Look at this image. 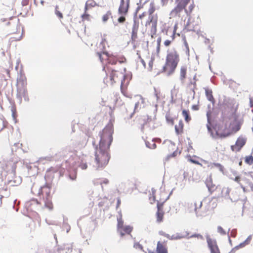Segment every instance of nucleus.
<instances>
[{
	"label": "nucleus",
	"instance_id": "9b49d317",
	"mask_svg": "<svg viewBox=\"0 0 253 253\" xmlns=\"http://www.w3.org/2000/svg\"><path fill=\"white\" fill-rule=\"evenodd\" d=\"M164 236L169 240H179L182 238H189L193 237H196L200 239H203V237L202 235L199 234H194L191 235L190 233L187 231H184L180 234L177 233L176 234H173L172 236H170L169 234H165Z\"/></svg>",
	"mask_w": 253,
	"mask_h": 253
},
{
	"label": "nucleus",
	"instance_id": "f8f14e48",
	"mask_svg": "<svg viewBox=\"0 0 253 253\" xmlns=\"http://www.w3.org/2000/svg\"><path fill=\"white\" fill-rule=\"evenodd\" d=\"M148 253H168L167 241H158L156 250H148Z\"/></svg>",
	"mask_w": 253,
	"mask_h": 253
},
{
	"label": "nucleus",
	"instance_id": "ddd939ff",
	"mask_svg": "<svg viewBox=\"0 0 253 253\" xmlns=\"http://www.w3.org/2000/svg\"><path fill=\"white\" fill-rule=\"evenodd\" d=\"M226 196L229 197L230 199L233 201H237L243 198V195L239 189H236L234 190L230 196L229 194L230 189L228 188L225 189Z\"/></svg>",
	"mask_w": 253,
	"mask_h": 253
},
{
	"label": "nucleus",
	"instance_id": "4c0bfd02",
	"mask_svg": "<svg viewBox=\"0 0 253 253\" xmlns=\"http://www.w3.org/2000/svg\"><path fill=\"white\" fill-rule=\"evenodd\" d=\"M178 92V90L176 89H173V90H171V98L172 101H175Z\"/></svg>",
	"mask_w": 253,
	"mask_h": 253
},
{
	"label": "nucleus",
	"instance_id": "6ab92c4d",
	"mask_svg": "<svg viewBox=\"0 0 253 253\" xmlns=\"http://www.w3.org/2000/svg\"><path fill=\"white\" fill-rule=\"evenodd\" d=\"M44 191H45L46 195L44 206L49 210H52L53 206L50 197V189L47 187H43L42 190V192L43 193Z\"/></svg>",
	"mask_w": 253,
	"mask_h": 253
},
{
	"label": "nucleus",
	"instance_id": "473e14b6",
	"mask_svg": "<svg viewBox=\"0 0 253 253\" xmlns=\"http://www.w3.org/2000/svg\"><path fill=\"white\" fill-rule=\"evenodd\" d=\"M182 41L183 42L185 47L186 48V53L187 54H189L190 49H189L188 43L186 40V37L185 35H182Z\"/></svg>",
	"mask_w": 253,
	"mask_h": 253
},
{
	"label": "nucleus",
	"instance_id": "4468645a",
	"mask_svg": "<svg viewBox=\"0 0 253 253\" xmlns=\"http://www.w3.org/2000/svg\"><path fill=\"white\" fill-rule=\"evenodd\" d=\"M206 239L211 253H220L215 240L211 239L210 236H207Z\"/></svg>",
	"mask_w": 253,
	"mask_h": 253
},
{
	"label": "nucleus",
	"instance_id": "2f4dec72",
	"mask_svg": "<svg viewBox=\"0 0 253 253\" xmlns=\"http://www.w3.org/2000/svg\"><path fill=\"white\" fill-rule=\"evenodd\" d=\"M99 179H96L95 181H94V184L95 185H97V184H100L101 185V187H102V189H103V184L104 185H107L109 184V180L107 178H104L102 179V181H100V182H99L98 180Z\"/></svg>",
	"mask_w": 253,
	"mask_h": 253
},
{
	"label": "nucleus",
	"instance_id": "dca6fc26",
	"mask_svg": "<svg viewBox=\"0 0 253 253\" xmlns=\"http://www.w3.org/2000/svg\"><path fill=\"white\" fill-rule=\"evenodd\" d=\"M164 203L157 202V211L156 213V220L158 223H160L163 221L164 216Z\"/></svg>",
	"mask_w": 253,
	"mask_h": 253
},
{
	"label": "nucleus",
	"instance_id": "f3484780",
	"mask_svg": "<svg viewBox=\"0 0 253 253\" xmlns=\"http://www.w3.org/2000/svg\"><path fill=\"white\" fill-rule=\"evenodd\" d=\"M205 183L210 194H212L217 189V186L213 182V179L211 174L207 177Z\"/></svg>",
	"mask_w": 253,
	"mask_h": 253
},
{
	"label": "nucleus",
	"instance_id": "a18cd8bd",
	"mask_svg": "<svg viewBox=\"0 0 253 253\" xmlns=\"http://www.w3.org/2000/svg\"><path fill=\"white\" fill-rule=\"evenodd\" d=\"M80 167L82 169H87V164L86 163H81L80 165Z\"/></svg>",
	"mask_w": 253,
	"mask_h": 253
},
{
	"label": "nucleus",
	"instance_id": "bb28decb",
	"mask_svg": "<svg viewBox=\"0 0 253 253\" xmlns=\"http://www.w3.org/2000/svg\"><path fill=\"white\" fill-rule=\"evenodd\" d=\"M175 131L177 134H180L183 132L184 124L182 120H180L178 124L175 126Z\"/></svg>",
	"mask_w": 253,
	"mask_h": 253
},
{
	"label": "nucleus",
	"instance_id": "052dcab7",
	"mask_svg": "<svg viewBox=\"0 0 253 253\" xmlns=\"http://www.w3.org/2000/svg\"><path fill=\"white\" fill-rule=\"evenodd\" d=\"M87 142V140H85V144H86Z\"/></svg>",
	"mask_w": 253,
	"mask_h": 253
},
{
	"label": "nucleus",
	"instance_id": "e433bc0d",
	"mask_svg": "<svg viewBox=\"0 0 253 253\" xmlns=\"http://www.w3.org/2000/svg\"><path fill=\"white\" fill-rule=\"evenodd\" d=\"M59 6L56 5L55 8V13L59 19H62L63 18V15L61 11L59 10Z\"/></svg>",
	"mask_w": 253,
	"mask_h": 253
},
{
	"label": "nucleus",
	"instance_id": "412c9836",
	"mask_svg": "<svg viewBox=\"0 0 253 253\" xmlns=\"http://www.w3.org/2000/svg\"><path fill=\"white\" fill-rule=\"evenodd\" d=\"M17 96L20 99V101H21L22 98H24L25 101H28V92L26 87L18 88Z\"/></svg>",
	"mask_w": 253,
	"mask_h": 253
},
{
	"label": "nucleus",
	"instance_id": "a211bd4d",
	"mask_svg": "<svg viewBox=\"0 0 253 253\" xmlns=\"http://www.w3.org/2000/svg\"><path fill=\"white\" fill-rule=\"evenodd\" d=\"M246 139L243 137H239L236 141L235 145L231 146V149L234 152H239L245 145Z\"/></svg>",
	"mask_w": 253,
	"mask_h": 253
},
{
	"label": "nucleus",
	"instance_id": "1a4fd4ad",
	"mask_svg": "<svg viewBox=\"0 0 253 253\" xmlns=\"http://www.w3.org/2000/svg\"><path fill=\"white\" fill-rule=\"evenodd\" d=\"M233 180L240 185L244 193L247 192V187H250L251 190L253 191V182L250 175H237L233 179Z\"/></svg>",
	"mask_w": 253,
	"mask_h": 253
},
{
	"label": "nucleus",
	"instance_id": "c85d7f7f",
	"mask_svg": "<svg viewBox=\"0 0 253 253\" xmlns=\"http://www.w3.org/2000/svg\"><path fill=\"white\" fill-rule=\"evenodd\" d=\"M205 89L206 95L208 100L213 105L215 103V100L212 95V91L211 89L208 88H206Z\"/></svg>",
	"mask_w": 253,
	"mask_h": 253
},
{
	"label": "nucleus",
	"instance_id": "c9c22d12",
	"mask_svg": "<svg viewBox=\"0 0 253 253\" xmlns=\"http://www.w3.org/2000/svg\"><path fill=\"white\" fill-rule=\"evenodd\" d=\"M91 17L90 15L87 13V11L84 10V13L82 15L83 21H90Z\"/></svg>",
	"mask_w": 253,
	"mask_h": 253
},
{
	"label": "nucleus",
	"instance_id": "7c9ffc66",
	"mask_svg": "<svg viewBox=\"0 0 253 253\" xmlns=\"http://www.w3.org/2000/svg\"><path fill=\"white\" fill-rule=\"evenodd\" d=\"M182 115L184 118L185 121L187 123H189L191 120V118L189 115V112L188 110H183L182 112Z\"/></svg>",
	"mask_w": 253,
	"mask_h": 253
},
{
	"label": "nucleus",
	"instance_id": "f704fd0d",
	"mask_svg": "<svg viewBox=\"0 0 253 253\" xmlns=\"http://www.w3.org/2000/svg\"><path fill=\"white\" fill-rule=\"evenodd\" d=\"M244 161L245 163L248 165H251L253 164V156H247L244 158Z\"/></svg>",
	"mask_w": 253,
	"mask_h": 253
},
{
	"label": "nucleus",
	"instance_id": "09e8293b",
	"mask_svg": "<svg viewBox=\"0 0 253 253\" xmlns=\"http://www.w3.org/2000/svg\"><path fill=\"white\" fill-rule=\"evenodd\" d=\"M163 5L167 4L169 1L172 2L173 0H161Z\"/></svg>",
	"mask_w": 253,
	"mask_h": 253
},
{
	"label": "nucleus",
	"instance_id": "7ed1b4c3",
	"mask_svg": "<svg viewBox=\"0 0 253 253\" xmlns=\"http://www.w3.org/2000/svg\"><path fill=\"white\" fill-rule=\"evenodd\" d=\"M241 125L237 120H234L226 114L221 115L216 126V132L220 137H226L238 131Z\"/></svg>",
	"mask_w": 253,
	"mask_h": 253
},
{
	"label": "nucleus",
	"instance_id": "2eb2a0df",
	"mask_svg": "<svg viewBox=\"0 0 253 253\" xmlns=\"http://www.w3.org/2000/svg\"><path fill=\"white\" fill-rule=\"evenodd\" d=\"M175 1L177 4L174 9L172 10V13L176 15L185 8L190 0H175Z\"/></svg>",
	"mask_w": 253,
	"mask_h": 253
},
{
	"label": "nucleus",
	"instance_id": "a19ab883",
	"mask_svg": "<svg viewBox=\"0 0 253 253\" xmlns=\"http://www.w3.org/2000/svg\"><path fill=\"white\" fill-rule=\"evenodd\" d=\"M166 120L169 124L171 125H173L174 124V119L173 118L169 115L167 114L166 116Z\"/></svg>",
	"mask_w": 253,
	"mask_h": 253
},
{
	"label": "nucleus",
	"instance_id": "6e6d98bb",
	"mask_svg": "<svg viewBox=\"0 0 253 253\" xmlns=\"http://www.w3.org/2000/svg\"><path fill=\"white\" fill-rule=\"evenodd\" d=\"M141 62L143 64V66L144 67H145L146 64H145V62H144V61L143 59L141 60Z\"/></svg>",
	"mask_w": 253,
	"mask_h": 253
},
{
	"label": "nucleus",
	"instance_id": "ea45409f",
	"mask_svg": "<svg viewBox=\"0 0 253 253\" xmlns=\"http://www.w3.org/2000/svg\"><path fill=\"white\" fill-rule=\"evenodd\" d=\"M112 13L110 11H107L104 15L102 16V20L103 22H106L109 18L111 16Z\"/></svg>",
	"mask_w": 253,
	"mask_h": 253
},
{
	"label": "nucleus",
	"instance_id": "b1692460",
	"mask_svg": "<svg viewBox=\"0 0 253 253\" xmlns=\"http://www.w3.org/2000/svg\"><path fill=\"white\" fill-rule=\"evenodd\" d=\"M252 239V237L251 235L249 236L246 240L243 242V243H240L238 246L235 247L234 248H233L230 253H234L235 251L237 250H238L239 248H243L245 246H246L247 245H249Z\"/></svg>",
	"mask_w": 253,
	"mask_h": 253
},
{
	"label": "nucleus",
	"instance_id": "864d4df0",
	"mask_svg": "<svg viewBox=\"0 0 253 253\" xmlns=\"http://www.w3.org/2000/svg\"><path fill=\"white\" fill-rule=\"evenodd\" d=\"M207 116L208 120L209 121L210 120V117H211V113L208 112L207 114Z\"/></svg>",
	"mask_w": 253,
	"mask_h": 253
},
{
	"label": "nucleus",
	"instance_id": "20e7f679",
	"mask_svg": "<svg viewBox=\"0 0 253 253\" xmlns=\"http://www.w3.org/2000/svg\"><path fill=\"white\" fill-rule=\"evenodd\" d=\"M180 61V55L175 48L169 49L166 57V62L163 67V72L168 76L173 74Z\"/></svg>",
	"mask_w": 253,
	"mask_h": 253
},
{
	"label": "nucleus",
	"instance_id": "39448f33",
	"mask_svg": "<svg viewBox=\"0 0 253 253\" xmlns=\"http://www.w3.org/2000/svg\"><path fill=\"white\" fill-rule=\"evenodd\" d=\"M96 54L102 63L106 62V64L114 65L117 63L123 64L126 62V59L124 55L109 54L106 51L97 52Z\"/></svg>",
	"mask_w": 253,
	"mask_h": 253
},
{
	"label": "nucleus",
	"instance_id": "49530a36",
	"mask_svg": "<svg viewBox=\"0 0 253 253\" xmlns=\"http://www.w3.org/2000/svg\"><path fill=\"white\" fill-rule=\"evenodd\" d=\"M29 0H22V4L23 6H26L29 4Z\"/></svg>",
	"mask_w": 253,
	"mask_h": 253
},
{
	"label": "nucleus",
	"instance_id": "4d7b16f0",
	"mask_svg": "<svg viewBox=\"0 0 253 253\" xmlns=\"http://www.w3.org/2000/svg\"><path fill=\"white\" fill-rule=\"evenodd\" d=\"M192 108L194 110H197L198 108L196 106H193Z\"/></svg>",
	"mask_w": 253,
	"mask_h": 253
},
{
	"label": "nucleus",
	"instance_id": "423d86ee",
	"mask_svg": "<svg viewBox=\"0 0 253 253\" xmlns=\"http://www.w3.org/2000/svg\"><path fill=\"white\" fill-rule=\"evenodd\" d=\"M114 130L111 126H106L100 132V140L99 147L109 150L110 146L113 141Z\"/></svg>",
	"mask_w": 253,
	"mask_h": 253
},
{
	"label": "nucleus",
	"instance_id": "79ce46f5",
	"mask_svg": "<svg viewBox=\"0 0 253 253\" xmlns=\"http://www.w3.org/2000/svg\"><path fill=\"white\" fill-rule=\"evenodd\" d=\"M202 206V203L201 201H198L197 202H195L194 203V206H195V211L196 213H197V210L198 209H199L201 208Z\"/></svg>",
	"mask_w": 253,
	"mask_h": 253
},
{
	"label": "nucleus",
	"instance_id": "a878e982",
	"mask_svg": "<svg viewBox=\"0 0 253 253\" xmlns=\"http://www.w3.org/2000/svg\"><path fill=\"white\" fill-rule=\"evenodd\" d=\"M139 28V24L134 22L132 28L131 32V39L133 41H135L137 38V32Z\"/></svg>",
	"mask_w": 253,
	"mask_h": 253
},
{
	"label": "nucleus",
	"instance_id": "c756f323",
	"mask_svg": "<svg viewBox=\"0 0 253 253\" xmlns=\"http://www.w3.org/2000/svg\"><path fill=\"white\" fill-rule=\"evenodd\" d=\"M96 6L98 5L94 0H87L85 3L84 9L85 11H87L88 9Z\"/></svg>",
	"mask_w": 253,
	"mask_h": 253
},
{
	"label": "nucleus",
	"instance_id": "de8ad7c7",
	"mask_svg": "<svg viewBox=\"0 0 253 253\" xmlns=\"http://www.w3.org/2000/svg\"><path fill=\"white\" fill-rule=\"evenodd\" d=\"M190 161L195 164H197V165H200V166L202 167V164L197 161H195V160H194L192 159H190Z\"/></svg>",
	"mask_w": 253,
	"mask_h": 253
},
{
	"label": "nucleus",
	"instance_id": "0eeeda50",
	"mask_svg": "<svg viewBox=\"0 0 253 253\" xmlns=\"http://www.w3.org/2000/svg\"><path fill=\"white\" fill-rule=\"evenodd\" d=\"M108 149L97 147L95 152V162L98 168L106 166L109 160Z\"/></svg>",
	"mask_w": 253,
	"mask_h": 253
},
{
	"label": "nucleus",
	"instance_id": "37998d69",
	"mask_svg": "<svg viewBox=\"0 0 253 253\" xmlns=\"http://www.w3.org/2000/svg\"><path fill=\"white\" fill-rule=\"evenodd\" d=\"M154 61V58L151 57L150 60L149 62L148 70L149 71H152V70Z\"/></svg>",
	"mask_w": 253,
	"mask_h": 253
},
{
	"label": "nucleus",
	"instance_id": "4be33fe9",
	"mask_svg": "<svg viewBox=\"0 0 253 253\" xmlns=\"http://www.w3.org/2000/svg\"><path fill=\"white\" fill-rule=\"evenodd\" d=\"M73 250L72 244H64L58 248V252L59 253H71Z\"/></svg>",
	"mask_w": 253,
	"mask_h": 253
},
{
	"label": "nucleus",
	"instance_id": "aec40b11",
	"mask_svg": "<svg viewBox=\"0 0 253 253\" xmlns=\"http://www.w3.org/2000/svg\"><path fill=\"white\" fill-rule=\"evenodd\" d=\"M205 164H208V167L211 170H213L214 169H217L220 172L224 173V167L219 163H208L207 161H204Z\"/></svg>",
	"mask_w": 253,
	"mask_h": 253
},
{
	"label": "nucleus",
	"instance_id": "8fccbe9b",
	"mask_svg": "<svg viewBox=\"0 0 253 253\" xmlns=\"http://www.w3.org/2000/svg\"><path fill=\"white\" fill-rule=\"evenodd\" d=\"M161 37H159L158 39H157V46H158V50L160 48V45H161Z\"/></svg>",
	"mask_w": 253,
	"mask_h": 253
},
{
	"label": "nucleus",
	"instance_id": "72a5a7b5",
	"mask_svg": "<svg viewBox=\"0 0 253 253\" xmlns=\"http://www.w3.org/2000/svg\"><path fill=\"white\" fill-rule=\"evenodd\" d=\"M117 231L121 230L125 225H124V221L122 217L117 219Z\"/></svg>",
	"mask_w": 253,
	"mask_h": 253
},
{
	"label": "nucleus",
	"instance_id": "9d476101",
	"mask_svg": "<svg viewBox=\"0 0 253 253\" xmlns=\"http://www.w3.org/2000/svg\"><path fill=\"white\" fill-rule=\"evenodd\" d=\"M130 0H121L120 4L118 8V14L120 16L118 18V22L119 23L123 24L126 20V17L127 14Z\"/></svg>",
	"mask_w": 253,
	"mask_h": 253
},
{
	"label": "nucleus",
	"instance_id": "c03bdc74",
	"mask_svg": "<svg viewBox=\"0 0 253 253\" xmlns=\"http://www.w3.org/2000/svg\"><path fill=\"white\" fill-rule=\"evenodd\" d=\"M217 229L218 232L221 235H224L226 234L225 231L223 229V228L221 226H218Z\"/></svg>",
	"mask_w": 253,
	"mask_h": 253
},
{
	"label": "nucleus",
	"instance_id": "393cba45",
	"mask_svg": "<svg viewBox=\"0 0 253 253\" xmlns=\"http://www.w3.org/2000/svg\"><path fill=\"white\" fill-rule=\"evenodd\" d=\"M133 230V227L130 225H125L118 232L123 237L126 234H130Z\"/></svg>",
	"mask_w": 253,
	"mask_h": 253
},
{
	"label": "nucleus",
	"instance_id": "f257e3e1",
	"mask_svg": "<svg viewBox=\"0 0 253 253\" xmlns=\"http://www.w3.org/2000/svg\"><path fill=\"white\" fill-rule=\"evenodd\" d=\"M137 5L135 14H138V17L141 23L147 15H149L148 19L145 23V26L148 27L151 24V37L153 38V35L156 34L157 30L158 22L157 14H153L156 10L155 4L153 1L150 0H139Z\"/></svg>",
	"mask_w": 253,
	"mask_h": 253
},
{
	"label": "nucleus",
	"instance_id": "3c124183",
	"mask_svg": "<svg viewBox=\"0 0 253 253\" xmlns=\"http://www.w3.org/2000/svg\"><path fill=\"white\" fill-rule=\"evenodd\" d=\"M146 145H147V146L148 147H149L151 149H155L156 148V144L155 143H153V144L152 145V146L148 145V142L146 143Z\"/></svg>",
	"mask_w": 253,
	"mask_h": 253
},
{
	"label": "nucleus",
	"instance_id": "13d9d810",
	"mask_svg": "<svg viewBox=\"0 0 253 253\" xmlns=\"http://www.w3.org/2000/svg\"><path fill=\"white\" fill-rule=\"evenodd\" d=\"M144 125H145V124H143V125H142V129H143Z\"/></svg>",
	"mask_w": 253,
	"mask_h": 253
},
{
	"label": "nucleus",
	"instance_id": "cd10ccee",
	"mask_svg": "<svg viewBox=\"0 0 253 253\" xmlns=\"http://www.w3.org/2000/svg\"><path fill=\"white\" fill-rule=\"evenodd\" d=\"M23 36V31L21 29L20 26L17 29V32L14 34V36L11 38L12 41H20Z\"/></svg>",
	"mask_w": 253,
	"mask_h": 253
},
{
	"label": "nucleus",
	"instance_id": "f03ea898",
	"mask_svg": "<svg viewBox=\"0 0 253 253\" xmlns=\"http://www.w3.org/2000/svg\"><path fill=\"white\" fill-rule=\"evenodd\" d=\"M103 70L106 73V77L104 78V83L107 85H114L116 84H121L122 93L126 96H127L126 90L128 81H126L127 76L126 75V68H124L122 70H116L115 69H109L107 67H104Z\"/></svg>",
	"mask_w": 253,
	"mask_h": 253
},
{
	"label": "nucleus",
	"instance_id": "603ef678",
	"mask_svg": "<svg viewBox=\"0 0 253 253\" xmlns=\"http://www.w3.org/2000/svg\"><path fill=\"white\" fill-rule=\"evenodd\" d=\"M107 41L105 39H102L101 43L103 44V47H104L105 43H107Z\"/></svg>",
	"mask_w": 253,
	"mask_h": 253
},
{
	"label": "nucleus",
	"instance_id": "5701e85b",
	"mask_svg": "<svg viewBox=\"0 0 253 253\" xmlns=\"http://www.w3.org/2000/svg\"><path fill=\"white\" fill-rule=\"evenodd\" d=\"M187 67L186 65L180 67L179 71V79L181 83H184L186 78Z\"/></svg>",
	"mask_w": 253,
	"mask_h": 253
},
{
	"label": "nucleus",
	"instance_id": "5fc2aeb1",
	"mask_svg": "<svg viewBox=\"0 0 253 253\" xmlns=\"http://www.w3.org/2000/svg\"><path fill=\"white\" fill-rule=\"evenodd\" d=\"M12 111V112H13V117H14L15 112L16 111L15 108H13Z\"/></svg>",
	"mask_w": 253,
	"mask_h": 253
},
{
	"label": "nucleus",
	"instance_id": "6e6552de",
	"mask_svg": "<svg viewBox=\"0 0 253 253\" xmlns=\"http://www.w3.org/2000/svg\"><path fill=\"white\" fill-rule=\"evenodd\" d=\"M239 107V104L234 100H229L225 104L224 111L221 115L226 114L234 120H238V114L237 111Z\"/></svg>",
	"mask_w": 253,
	"mask_h": 253
},
{
	"label": "nucleus",
	"instance_id": "58836bf2",
	"mask_svg": "<svg viewBox=\"0 0 253 253\" xmlns=\"http://www.w3.org/2000/svg\"><path fill=\"white\" fill-rule=\"evenodd\" d=\"M175 31H176V30L175 29L173 31V34L171 36V38H172V40L171 41H170V40H166L165 42H164V45L166 46H169L171 43V42L172 41L174 40V38H175Z\"/></svg>",
	"mask_w": 253,
	"mask_h": 253
},
{
	"label": "nucleus",
	"instance_id": "bf43d9fd",
	"mask_svg": "<svg viewBox=\"0 0 253 253\" xmlns=\"http://www.w3.org/2000/svg\"><path fill=\"white\" fill-rule=\"evenodd\" d=\"M3 128V126H2L1 127H0V130H1Z\"/></svg>",
	"mask_w": 253,
	"mask_h": 253
}]
</instances>
